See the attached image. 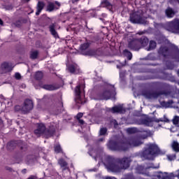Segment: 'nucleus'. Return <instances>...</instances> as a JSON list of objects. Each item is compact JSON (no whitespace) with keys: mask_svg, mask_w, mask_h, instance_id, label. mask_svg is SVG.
<instances>
[{"mask_svg":"<svg viewBox=\"0 0 179 179\" xmlns=\"http://www.w3.org/2000/svg\"><path fill=\"white\" fill-rule=\"evenodd\" d=\"M165 15L167 16V17H169V18L174 17V15H176V12L173 8L169 7L165 10Z\"/></svg>","mask_w":179,"mask_h":179,"instance_id":"17","label":"nucleus"},{"mask_svg":"<svg viewBox=\"0 0 179 179\" xmlns=\"http://www.w3.org/2000/svg\"><path fill=\"white\" fill-rule=\"evenodd\" d=\"M58 163L59 166H61L63 171H65V170H66V171L69 173V169L68 168V164L66 163V162H65L63 159H59Z\"/></svg>","mask_w":179,"mask_h":179,"instance_id":"16","label":"nucleus"},{"mask_svg":"<svg viewBox=\"0 0 179 179\" xmlns=\"http://www.w3.org/2000/svg\"><path fill=\"white\" fill-rule=\"evenodd\" d=\"M78 122L80 124H81V125H83V124H85V121H83V120H80V119L78 120Z\"/></svg>","mask_w":179,"mask_h":179,"instance_id":"38","label":"nucleus"},{"mask_svg":"<svg viewBox=\"0 0 179 179\" xmlns=\"http://www.w3.org/2000/svg\"><path fill=\"white\" fill-rule=\"evenodd\" d=\"M114 96H115V88L113 85L108 86V90L102 93V99L103 100H108V99H111Z\"/></svg>","mask_w":179,"mask_h":179,"instance_id":"9","label":"nucleus"},{"mask_svg":"<svg viewBox=\"0 0 179 179\" xmlns=\"http://www.w3.org/2000/svg\"><path fill=\"white\" fill-rule=\"evenodd\" d=\"M37 57H38V51L34 50L31 52L30 58H31V59H36Z\"/></svg>","mask_w":179,"mask_h":179,"instance_id":"24","label":"nucleus"},{"mask_svg":"<svg viewBox=\"0 0 179 179\" xmlns=\"http://www.w3.org/2000/svg\"><path fill=\"white\" fill-rule=\"evenodd\" d=\"M124 54L126 55L129 61L132 59V53L131 52L128 51V50H124Z\"/></svg>","mask_w":179,"mask_h":179,"instance_id":"26","label":"nucleus"},{"mask_svg":"<svg viewBox=\"0 0 179 179\" xmlns=\"http://www.w3.org/2000/svg\"><path fill=\"white\" fill-rule=\"evenodd\" d=\"M112 113H122V107L121 106H115L111 109Z\"/></svg>","mask_w":179,"mask_h":179,"instance_id":"21","label":"nucleus"},{"mask_svg":"<svg viewBox=\"0 0 179 179\" xmlns=\"http://www.w3.org/2000/svg\"><path fill=\"white\" fill-rule=\"evenodd\" d=\"M177 73L179 76V69L178 70Z\"/></svg>","mask_w":179,"mask_h":179,"instance_id":"49","label":"nucleus"},{"mask_svg":"<svg viewBox=\"0 0 179 179\" xmlns=\"http://www.w3.org/2000/svg\"><path fill=\"white\" fill-rule=\"evenodd\" d=\"M43 8H44V3L41 1H38L37 5V11L36 12V16H38V15H40Z\"/></svg>","mask_w":179,"mask_h":179,"instance_id":"19","label":"nucleus"},{"mask_svg":"<svg viewBox=\"0 0 179 179\" xmlns=\"http://www.w3.org/2000/svg\"><path fill=\"white\" fill-rule=\"evenodd\" d=\"M43 89H45V90H55V87H54V85H43Z\"/></svg>","mask_w":179,"mask_h":179,"instance_id":"27","label":"nucleus"},{"mask_svg":"<svg viewBox=\"0 0 179 179\" xmlns=\"http://www.w3.org/2000/svg\"><path fill=\"white\" fill-rule=\"evenodd\" d=\"M90 171H97V169H91L90 170Z\"/></svg>","mask_w":179,"mask_h":179,"instance_id":"46","label":"nucleus"},{"mask_svg":"<svg viewBox=\"0 0 179 179\" xmlns=\"http://www.w3.org/2000/svg\"><path fill=\"white\" fill-rule=\"evenodd\" d=\"M160 155V150L156 144H148L145 150L143 152L142 156L144 159L153 160L156 156Z\"/></svg>","mask_w":179,"mask_h":179,"instance_id":"4","label":"nucleus"},{"mask_svg":"<svg viewBox=\"0 0 179 179\" xmlns=\"http://www.w3.org/2000/svg\"><path fill=\"white\" fill-rule=\"evenodd\" d=\"M35 78L36 79H37L38 80H40V79H43V73L41 71H38L36 73L35 75Z\"/></svg>","mask_w":179,"mask_h":179,"instance_id":"30","label":"nucleus"},{"mask_svg":"<svg viewBox=\"0 0 179 179\" xmlns=\"http://www.w3.org/2000/svg\"><path fill=\"white\" fill-rule=\"evenodd\" d=\"M143 143L141 137H131L128 138L127 143H114L108 144V148L110 150H119L120 152L128 150L129 148H135L141 146Z\"/></svg>","mask_w":179,"mask_h":179,"instance_id":"2","label":"nucleus"},{"mask_svg":"<svg viewBox=\"0 0 179 179\" xmlns=\"http://www.w3.org/2000/svg\"><path fill=\"white\" fill-rule=\"evenodd\" d=\"M71 2H72V3H76V2H79V0H71Z\"/></svg>","mask_w":179,"mask_h":179,"instance_id":"39","label":"nucleus"},{"mask_svg":"<svg viewBox=\"0 0 179 179\" xmlns=\"http://www.w3.org/2000/svg\"><path fill=\"white\" fill-rule=\"evenodd\" d=\"M128 134H134V132H136V128H129L127 129Z\"/></svg>","mask_w":179,"mask_h":179,"instance_id":"34","label":"nucleus"},{"mask_svg":"<svg viewBox=\"0 0 179 179\" xmlns=\"http://www.w3.org/2000/svg\"><path fill=\"white\" fill-rule=\"evenodd\" d=\"M82 89H83V85H78L75 89L76 101L78 104H85L86 103V101L83 100L85 99V92Z\"/></svg>","mask_w":179,"mask_h":179,"instance_id":"7","label":"nucleus"},{"mask_svg":"<svg viewBox=\"0 0 179 179\" xmlns=\"http://www.w3.org/2000/svg\"><path fill=\"white\" fill-rule=\"evenodd\" d=\"M49 29L52 36H54L55 38L58 37V34L57 33V31H55V24H52L50 25Z\"/></svg>","mask_w":179,"mask_h":179,"instance_id":"20","label":"nucleus"},{"mask_svg":"<svg viewBox=\"0 0 179 179\" xmlns=\"http://www.w3.org/2000/svg\"><path fill=\"white\" fill-rule=\"evenodd\" d=\"M26 2H29V1H30V0H24Z\"/></svg>","mask_w":179,"mask_h":179,"instance_id":"50","label":"nucleus"},{"mask_svg":"<svg viewBox=\"0 0 179 179\" xmlns=\"http://www.w3.org/2000/svg\"><path fill=\"white\" fill-rule=\"evenodd\" d=\"M31 110H33V101L30 99H27L22 108V111L24 113H29Z\"/></svg>","mask_w":179,"mask_h":179,"instance_id":"10","label":"nucleus"},{"mask_svg":"<svg viewBox=\"0 0 179 179\" xmlns=\"http://www.w3.org/2000/svg\"><path fill=\"white\" fill-rule=\"evenodd\" d=\"M149 44V39L143 36L140 39H135L129 43V48L134 50V51H139L142 47H146Z\"/></svg>","mask_w":179,"mask_h":179,"instance_id":"5","label":"nucleus"},{"mask_svg":"<svg viewBox=\"0 0 179 179\" xmlns=\"http://www.w3.org/2000/svg\"><path fill=\"white\" fill-rule=\"evenodd\" d=\"M68 70L71 73H79V66L76 64L69 66Z\"/></svg>","mask_w":179,"mask_h":179,"instance_id":"14","label":"nucleus"},{"mask_svg":"<svg viewBox=\"0 0 179 179\" xmlns=\"http://www.w3.org/2000/svg\"><path fill=\"white\" fill-rule=\"evenodd\" d=\"M27 179H36V178L34 176H31L29 178H28Z\"/></svg>","mask_w":179,"mask_h":179,"instance_id":"42","label":"nucleus"},{"mask_svg":"<svg viewBox=\"0 0 179 179\" xmlns=\"http://www.w3.org/2000/svg\"><path fill=\"white\" fill-rule=\"evenodd\" d=\"M56 128H58V126H57V124H52L48 130L45 127V124L39 123L37 124L36 129L34 130V134L36 136H41L42 135H43L47 138H50V136H52V135H54Z\"/></svg>","mask_w":179,"mask_h":179,"instance_id":"3","label":"nucleus"},{"mask_svg":"<svg viewBox=\"0 0 179 179\" xmlns=\"http://www.w3.org/2000/svg\"><path fill=\"white\" fill-rule=\"evenodd\" d=\"M15 79H20V78H22V76H20V73H16L15 74Z\"/></svg>","mask_w":179,"mask_h":179,"instance_id":"37","label":"nucleus"},{"mask_svg":"<svg viewBox=\"0 0 179 179\" xmlns=\"http://www.w3.org/2000/svg\"><path fill=\"white\" fill-rule=\"evenodd\" d=\"M138 34H142V33H138Z\"/></svg>","mask_w":179,"mask_h":179,"instance_id":"52","label":"nucleus"},{"mask_svg":"<svg viewBox=\"0 0 179 179\" xmlns=\"http://www.w3.org/2000/svg\"><path fill=\"white\" fill-rule=\"evenodd\" d=\"M156 48V42L151 41L150 42L149 48L147 49L148 51H152V50H155Z\"/></svg>","mask_w":179,"mask_h":179,"instance_id":"22","label":"nucleus"},{"mask_svg":"<svg viewBox=\"0 0 179 179\" xmlns=\"http://www.w3.org/2000/svg\"><path fill=\"white\" fill-rule=\"evenodd\" d=\"M169 51V48H160L159 49V54H162V55H164V57H166V55H167V54H166L167 52Z\"/></svg>","mask_w":179,"mask_h":179,"instance_id":"23","label":"nucleus"},{"mask_svg":"<svg viewBox=\"0 0 179 179\" xmlns=\"http://www.w3.org/2000/svg\"><path fill=\"white\" fill-rule=\"evenodd\" d=\"M101 6H103V8H107V9L110 10V12H113V10H115V7L114 6L111 5V3H110V2H108V1H102Z\"/></svg>","mask_w":179,"mask_h":179,"instance_id":"13","label":"nucleus"},{"mask_svg":"<svg viewBox=\"0 0 179 179\" xmlns=\"http://www.w3.org/2000/svg\"><path fill=\"white\" fill-rule=\"evenodd\" d=\"M22 173H23L24 174H25V173H26V169H23V170L22 171Z\"/></svg>","mask_w":179,"mask_h":179,"instance_id":"47","label":"nucleus"},{"mask_svg":"<svg viewBox=\"0 0 179 179\" xmlns=\"http://www.w3.org/2000/svg\"><path fill=\"white\" fill-rule=\"evenodd\" d=\"M157 179H174L172 175L169 176L167 173H160L156 176Z\"/></svg>","mask_w":179,"mask_h":179,"instance_id":"15","label":"nucleus"},{"mask_svg":"<svg viewBox=\"0 0 179 179\" xmlns=\"http://www.w3.org/2000/svg\"><path fill=\"white\" fill-rule=\"evenodd\" d=\"M130 22L138 24H146V18L143 17L142 15L134 13L130 15Z\"/></svg>","mask_w":179,"mask_h":179,"instance_id":"8","label":"nucleus"},{"mask_svg":"<svg viewBox=\"0 0 179 179\" xmlns=\"http://www.w3.org/2000/svg\"><path fill=\"white\" fill-rule=\"evenodd\" d=\"M55 153H61V152H62V148H61V145L59 144L55 146Z\"/></svg>","mask_w":179,"mask_h":179,"instance_id":"29","label":"nucleus"},{"mask_svg":"<svg viewBox=\"0 0 179 179\" xmlns=\"http://www.w3.org/2000/svg\"><path fill=\"white\" fill-rule=\"evenodd\" d=\"M167 157H168L169 160H174V159H176V155H173V156L168 155Z\"/></svg>","mask_w":179,"mask_h":179,"instance_id":"36","label":"nucleus"},{"mask_svg":"<svg viewBox=\"0 0 179 179\" xmlns=\"http://www.w3.org/2000/svg\"><path fill=\"white\" fill-rule=\"evenodd\" d=\"M0 24L2 26V24H3V21H2L1 19H0Z\"/></svg>","mask_w":179,"mask_h":179,"instance_id":"43","label":"nucleus"},{"mask_svg":"<svg viewBox=\"0 0 179 179\" xmlns=\"http://www.w3.org/2000/svg\"><path fill=\"white\" fill-rule=\"evenodd\" d=\"M1 70L5 73L6 72H9L10 71V64L8 62H4L1 64Z\"/></svg>","mask_w":179,"mask_h":179,"instance_id":"18","label":"nucleus"},{"mask_svg":"<svg viewBox=\"0 0 179 179\" xmlns=\"http://www.w3.org/2000/svg\"><path fill=\"white\" fill-rule=\"evenodd\" d=\"M100 141H103V139H101V140H99Z\"/></svg>","mask_w":179,"mask_h":179,"instance_id":"51","label":"nucleus"},{"mask_svg":"<svg viewBox=\"0 0 179 179\" xmlns=\"http://www.w3.org/2000/svg\"><path fill=\"white\" fill-rule=\"evenodd\" d=\"M117 66V68H120L118 66Z\"/></svg>","mask_w":179,"mask_h":179,"instance_id":"54","label":"nucleus"},{"mask_svg":"<svg viewBox=\"0 0 179 179\" xmlns=\"http://www.w3.org/2000/svg\"><path fill=\"white\" fill-rule=\"evenodd\" d=\"M155 121L156 122H169L170 120H169V119L166 117L164 116V117L157 119Z\"/></svg>","mask_w":179,"mask_h":179,"instance_id":"28","label":"nucleus"},{"mask_svg":"<svg viewBox=\"0 0 179 179\" xmlns=\"http://www.w3.org/2000/svg\"><path fill=\"white\" fill-rule=\"evenodd\" d=\"M77 120H80V118H82L83 117V113H80L77 115Z\"/></svg>","mask_w":179,"mask_h":179,"instance_id":"35","label":"nucleus"},{"mask_svg":"<svg viewBox=\"0 0 179 179\" xmlns=\"http://www.w3.org/2000/svg\"><path fill=\"white\" fill-rule=\"evenodd\" d=\"M164 29L171 33H178L179 34V20L175 19L171 22H166Z\"/></svg>","mask_w":179,"mask_h":179,"instance_id":"6","label":"nucleus"},{"mask_svg":"<svg viewBox=\"0 0 179 179\" xmlns=\"http://www.w3.org/2000/svg\"><path fill=\"white\" fill-rule=\"evenodd\" d=\"M105 134H107V129L101 128L99 131V135L101 136L104 135Z\"/></svg>","mask_w":179,"mask_h":179,"instance_id":"32","label":"nucleus"},{"mask_svg":"<svg viewBox=\"0 0 179 179\" xmlns=\"http://www.w3.org/2000/svg\"><path fill=\"white\" fill-rule=\"evenodd\" d=\"M113 124H114L115 127H117V125H118V124L117 123V121H115V120L113 121Z\"/></svg>","mask_w":179,"mask_h":179,"instance_id":"40","label":"nucleus"},{"mask_svg":"<svg viewBox=\"0 0 179 179\" xmlns=\"http://www.w3.org/2000/svg\"><path fill=\"white\" fill-rule=\"evenodd\" d=\"M172 148L175 152H179V144L177 141H174L172 143Z\"/></svg>","mask_w":179,"mask_h":179,"instance_id":"25","label":"nucleus"},{"mask_svg":"<svg viewBox=\"0 0 179 179\" xmlns=\"http://www.w3.org/2000/svg\"><path fill=\"white\" fill-rule=\"evenodd\" d=\"M90 155L93 156L95 160H99V163L102 162L108 171H112L113 173H120L122 170H127L131 163V158L125 157L120 159L117 163L114 164L113 158L109 156L106 157L102 152L90 151Z\"/></svg>","mask_w":179,"mask_h":179,"instance_id":"1","label":"nucleus"},{"mask_svg":"<svg viewBox=\"0 0 179 179\" xmlns=\"http://www.w3.org/2000/svg\"><path fill=\"white\" fill-rule=\"evenodd\" d=\"M148 169H159V167H153V166H150Z\"/></svg>","mask_w":179,"mask_h":179,"instance_id":"45","label":"nucleus"},{"mask_svg":"<svg viewBox=\"0 0 179 179\" xmlns=\"http://www.w3.org/2000/svg\"><path fill=\"white\" fill-rule=\"evenodd\" d=\"M175 177H177L179 179V174L175 176Z\"/></svg>","mask_w":179,"mask_h":179,"instance_id":"48","label":"nucleus"},{"mask_svg":"<svg viewBox=\"0 0 179 179\" xmlns=\"http://www.w3.org/2000/svg\"><path fill=\"white\" fill-rule=\"evenodd\" d=\"M173 122L174 125H176V127H179V117L176 116L173 120Z\"/></svg>","mask_w":179,"mask_h":179,"instance_id":"31","label":"nucleus"},{"mask_svg":"<svg viewBox=\"0 0 179 179\" xmlns=\"http://www.w3.org/2000/svg\"><path fill=\"white\" fill-rule=\"evenodd\" d=\"M11 145H12V143H8V145H7V146H8V148H9V147L11 146Z\"/></svg>","mask_w":179,"mask_h":179,"instance_id":"44","label":"nucleus"},{"mask_svg":"<svg viewBox=\"0 0 179 179\" xmlns=\"http://www.w3.org/2000/svg\"><path fill=\"white\" fill-rule=\"evenodd\" d=\"M15 110H20V106H15Z\"/></svg>","mask_w":179,"mask_h":179,"instance_id":"41","label":"nucleus"},{"mask_svg":"<svg viewBox=\"0 0 179 179\" xmlns=\"http://www.w3.org/2000/svg\"><path fill=\"white\" fill-rule=\"evenodd\" d=\"M178 3H179V0H178Z\"/></svg>","mask_w":179,"mask_h":179,"instance_id":"53","label":"nucleus"},{"mask_svg":"<svg viewBox=\"0 0 179 179\" xmlns=\"http://www.w3.org/2000/svg\"><path fill=\"white\" fill-rule=\"evenodd\" d=\"M143 96H144L145 99H156V97H159V93L152 91H145L143 92Z\"/></svg>","mask_w":179,"mask_h":179,"instance_id":"11","label":"nucleus"},{"mask_svg":"<svg viewBox=\"0 0 179 179\" xmlns=\"http://www.w3.org/2000/svg\"><path fill=\"white\" fill-rule=\"evenodd\" d=\"M89 43H85L80 46L81 50H87V48H89Z\"/></svg>","mask_w":179,"mask_h":179,"instance_id":"33","label":"nucleus"},{"mask_svg":"<svg viewBox=\"0 0 179 179\" xmlns=\"http://www.w3.org/2000/svg\"><path fill=\"white\" fill-rule=\"evenodd\" d=\"M55 4L57 6H55ZM55 4L54 3L49 2L47 6V10H48V12H52V10L59 9L61 4L58 1H56Z\"/></svg>","mask_w":179,"mask_h":179,"instance_id":"12","label":"nucleus"}]
</instances>
